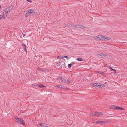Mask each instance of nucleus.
Masks as SVG:
<instances>
[{
    "label": "nucleus",
    "instance_id": "nucleus-3",
    "mask_svg": "<svg viewBox=\"0 0 127 127\" xmlns=\"http://www.w3.org/2000/svg\"><path fill=\"white\" fill-rule=\"evenodd\" d=\"M58 79H61V82L63 83L68 84L70 83V82L69 80L65 79L64 78H62V77H58Z\"/></svg>",
    "mask_w": 127,
    "mask_h": 127
},
{
    "label": "nucleus",
    "instance_id": "nucleus-13",
    "mask_svg": "<svg viewBox=\"0 0 127 127\" xmlns=\"http://www.w3.org/2000/svg\"><path fill=\"white\" fill-rule=\"evenodd\" d=\"M96 72L99 73L103 75H105V74L103 72L97 71Z\"/></svg>",
    "mask_w": 127,
    "mask_h": 127
},
{
    "label": "nucleus",
    "instance_id": "nucleus-15",
    "mask_svg": "<svg viewBox=\"0 0 127 127\" xmlns=\"http://www.w3.org/2000/svg\"><path fill=\"white\" fill-rule=\"evenodd\" d=\"M116 109H119L120 110H123V109L121 107H119L117 106H116L115 107Z\"/></svg>",
    "mask_w": 127,
    "mask_h": 127
},
{
    "label": "nucleus",
    "instance_id": "nucleus-7",
    "mask_svg": "<svg viewBox=\"0 0 127 127\" xmlns=\"http://www.w3.org/2000/svg\"><path fill=\"white\" fill-rule=\"evenodd\" d=\"M97 56L100 58H103L107 56L106 54L100 53H98Z\"/></svg>",
    "mask_w": 127,
    "mask_h": 127
},
{
    "label": "nucleus",
    "instance_id": "nucleus-2",
    "mask_svg": "<svg viewBox=\"0 0 127 127\" xmlns=\"http://www.w3.org/2000/svg\"><path fill=\"white\" fill-rule=\"evenodd\" d=\"M92 85L94 87H104L105 86L102 84L99 83H93L92 84Z\"/></svg>",
    "mask_w": 127,
    "mask_h": 127
},
{
    "label": "nucleus",
    "instance_id": "nucleus-20",
    "mask_svg": "<svg viewBox=\"0 0 127 127\" xmlns=\"http://www.w3.org/2000/svg\"><path fill=\"white\" fill-rule=\"evenodd\" d=\"M30 14L27 11L25 14V16L26 17H28L30 15Z\"/></svg>",
    "mask_w": 127,
    "mask_h": 127
},
{
    "label": "nucleus",
    "instance_id": "nucleus-21",
    "mask_svg": "<svg viewBox=\"0 0 127 127\" xmlns=\"http://www.w3.org/2000/svg\"><path fill=\"white\" fill-rule=\"evenodd\" d=\"M5 18L4 17V16L2 15H0V20L2 19H4Z\"/></svg>",
    "mask_w": 127,
    "mask_h": 127
},
{
    "label": "nucleus",
    "instance_id": "nucleus-29",
    "mask_svg": "<svg viewBox=\"0 0 127 127\" xmlns=\"http://www.w3.org/2000/svg\"><path fill=\"white\" fill-rule=\"evenodd\" d=\"M24 50L25 51H27V49H26V47H25Z\"/></svg>",
    "mask_w": 127,
    "mask_h": 127
},
{
    "label": "nucleus",
    "instance_id": "nucleus-8",
    "mask_svg": "<svg viewBox=\"0 0 127 127\" xmlns=\"http://www.w3.org/2000/svg\"><path fill=\"white\" fill-rule=\"evenodd\" d=\"M105 122V121H96L95 123L103 125Z\"/></svg>",
    "mask_w": 127,
    "mask_h": 127
},
{
    "label": "nucleus",
    "instance_id": "nucleus-12",
    "mask_svg": "<svg viewBox=\"0 0 127 127\" xmlns=\"http://www.w3.org/2000/svg\"><path fill=\"white\" fill-rule=\"evenodd\" d=\"M78 29H82L85 28V27L84 26L80 25H78Z\"/></svg>",
    "mask_w": 127,
    "mask_h": 127
},
{
    "label": "nucleus",
    "instance_id": "nucleus-17",
    "mask_svg": "<svg viewBox=\"0 0 127 127\" xmlns=\"http://www.w3.org/2000/svg\"><path fill=\"white\" fill-rule=\"evenodd\" d=\"M37 87H40L41 88L43 87H45V86H44L41 84L37 85Z\"/></svg>",
    "mask_w": 127,
    "mask_h": 127
},
{
    "label": "nucleus",
    "instance_id": "nucleus-4",
    "mask_svg": "<svg viewBox=\"0 0 127 127\" xmlns=\"http://www.w3.org/2000/svg\"><path fill=\"white\" fill-rule=\"evenodd\" d=\"M100 40H110L111 39L107 37L104 36L102 35H100Z\"/></svg>",
    "mask_w": 127,
    "mask_h": 127
},
{
    "label": "nucleus",
    "instance_id": "nucleus-19",
    "mask_svg": "<svg viewBox=\"0 0 127 127\" xmlns=\"http://www.w3.org/2000/svg\"><path fill=\"white\" fill-rule=\"evenodd\" d=\"M76 60L79 61H83V59L81 58H77L76 59Z\"/></svg>",
    "mask_w": 127,
    "mask_h": 127
},
{
    "label": "nucleus",
    "instance_id": "nucleus-6",
    "mask_svg": "<svg viewBox=\"0 0 127 127\" xmlns=\"http://www.w3.org/2000/svg\"><path fill=\"white\" fill-rule=\"evenodd\" d=\"M102 115V113L101 112H95L94 113H92V114L90 115H92V116H100Z\"/></svg>",
    "mask_w": 127,
    "mask_h": 127
},
{
    "label": "nucleus",
    "instance_id": "nucleus-26",
    "mask_svg": "<svg viewBox=\"0 0 127 127\" xmlns=\"http://www.w3.org/2000/svg\"><path fill=\"white\" fill-rule=\"evenodd\" d=\"M110 69L111 71L113 70V71H116V70L115 69L112 68L111 67V68H110Z\"/></svg>",
    "mask_w": 127,
    "mask_h": 127
},
{
    "label": "nucleus",
    "instance_id": "nucleus-11",
    "mask_svg": "<svg viewBox=\"0 0 127 127\" xmlns=\"http://www.w3.org/2000/svg\"><path fill=\"white\" fill-rule=\"evenodd\" d=\"M100 36L98 35L95 36L94 37V39L95 40H100Z\"/></svg>",
    "mask_w": 127,
    "mask_h": 127
},
{
    "label": "nucleus",
    "instance_id": "nucleus-28",
    "mask_svg": "<svg viewBox=\"0 0 127 127\" xmlns=\"http://www.w3.org/2000/svg\"><path fill=\"white\" fill-rule=\"evenodd\" d=\"M107 67H108V68H109L110 69V68H111V67L109 66H107Z\"/></svg>",
    "mask_w": 127,
    "mask_h": 127
},
{
    "label": "nucleus",
    "instance_id": "nucleus-5",
    "mask_svg": "<svg viewBox=\"0 0 127 127\" xmlns=\"http://www.w3.org/2000/svg\"><path fill=\"white\" fill-rule=\"evenodd\" d=\"M15 118L18 122L23 125L24 124V122L22 119L18 118L17 117H15Z\"/></svg>",
    "mask_w": 127,
    "mask_h": 127
},
{
    "label": "nucleus",
    "instance_id": "nucleus-23",
    "mask_svg": "<svg viewBox=\"0 0 127 127\" xmlns=\"http://www.w3.org/2000/svg\"><path fill=\"white\" fill-rule=\"evenodd\" d=\"M22 46L25 47H26V45L24 43H22Z\"/></svg>",
    "mask_w": 127,
    "mask_h": 127
},
{
    "label": "nucleus",
    "instance_id": "nucleus-10",
    "mask_svg": "<svg viewBox=\"0 0 127 127\" xmlns=\"http://www.w3.org/2000/svg\"><path fill=\"white\" fill-rule=\"evenodd\" d=\"M34 10L32 9H28L27 11L28 12H29L30 14L33 13H35V12H34Z\"/></svg>",
    "mask_w": 127,
    "mask_h": 127
},
{
    "label": "nucleus",
    "instance_id": "nucleus-30",
    "mask_svg": "<svg viewBox=\"0 0 127 127\" xmlns=\"http://www.w3.org/2000/svg\"><path fill=\"white\" fill-rule=\"evenodd\" d=\"M44 127H49L47 126H44Z\"/></svg>",
    "mask_w": 127,
    "mask_h": 127
},
{
    "label": "nucleus",
    "instance_id": "nucleus-14",
    "mask_svg": "<svg viewBox=\"0 0 127 127\" xmlns=\"http://www.w3.org/2000/svg\"><path fill=\"white\" fill-rule=\"evenodd\" d=\"M78 25H74L73 27V29H78Z\"/></svg>",
    "mask_w": 127,
    "mask_h": 127
},
{
    "label": "nucleus",
    "instance_id": "nucleus-25",
    "mask_svg": "<svg viewBox=\"0 0 127 127\" xmlns=\"http://www.w3.org/2000/svg\"><path fill=\"white\" fill-rule=\"evenodd\" d=\"M71 64H69L68 65V67H71Z\"/></svg>",
    "mask_w": 127,
    "mask_h": 127
},
{
    "label": "nucleus",
    "instance_id": "nucleus-27",
    "mask_svg": "<svg viewBox=\"0 0 127 127\" xmlns=\"http://www.w3.org/2000/svg\"><path fill=\"white\" fill-rule=\"evenodd\" d=\"M28 2H30L31 3L32 2V1L31 0H27Z\"/></svg>",
    "mask_w": 127,
    "mask_h": 127
},
{
    "label": "nucleus",
    "instance_id": "nucleus-1",
    "mask_svg": "<svg viewBox=\"0 0 127 127\" xmlns=\"http://www.w3.org/2000/svg\"><path fill=\"white\" fill-rule=\"evenodd\" d=\"M10 11L11 9L9 7H7L3 10L2 12L3 13V15L5 18L7 17L8 13L10 12Z\"/></svg>",
    "mask_w": 127,
    "mask_h": 127
},
{
    "label": "nucleus",
    "instance_id": "nucleus-22",
    "mask_svg": "<svg viewBox=\"0 0 127 127\" xmlns=\"http://www.w3.org/2000/svg\"><path fill=\"white\" fill-rule=\"evenodd\" d=\"M63 58H66V59H67V60H68V59H69L68 58V57H67V56H63Z\"/></svg>",
    "mask_w": 127,
    "mask_h": 127
},
{
    "label": "nucleus",
    "instance_id": "nucleus-24",
    "mask_svg": "<svg viewBox=\"0 0 127 127\" xmlns=\"http://www.w3.org/2000/svg\"><path fill=\"white\" fill-rule=\"evenodd\" d=\"M39 125L41 126V127H43L44 126V124H40Z\"/></svg>",
    "mask_w": 127,
    "mask_h": 127
},
{
    "label": "nucleus",
    "instance_id": "nucleus-16",
    "mask_svg": "<svg viewBox=\"0 0 127 127\" xmlns=\"http://www.w3.org/2000/svg\"><path fill=\"white\" fill-rule=\"evenodd\" d=\"M116 106L114 105L110 106L109 107V108L111 109H115Z\"/></svg>",
    "mask_w": 127,
    "mask_h": 127
},
{
    "label": "nucleus",
    "instance_id": "nucleus-9",
    "mask_svg": "<svg viewBox=\"0 0 127 127\" xmlns=\"http://www.w3.org/2000/svg\"><path fill=\"white\" fill-rule=\"evenodd\" d=\"M56 86L58 88H59L60 89L62 88L63 89H67L64 86L61 85H56Z\"/></svg>",
    "mask_w": 127,
    "mask_h": 127
},
{
    "label": "nucleus",
    "instance_id": "nucleus-18",
    "mask_svg": "<svg viewBox=\"0 0 127 127\" xmlns=\"http://www.w3.org/2000/svg\"><path fill=\"white\" fill-rule=\"evenodd\" d=\"M57 58L60 59H61L63 58V56H58L57 57Z\"/></svg>",
    "mask_w": 127,
    "mask_h": 127
}]
</instances>
